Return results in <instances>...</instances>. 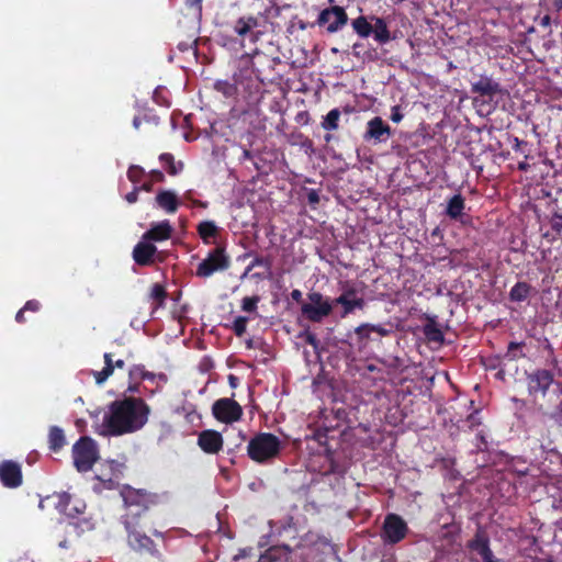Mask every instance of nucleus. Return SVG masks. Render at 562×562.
<instances>
[{"mask_svg": "<svg viewBox=\"0 0 562 562\" xmlns=\"http://www.w3.org/2000/svg\"><path fill=\"white\" fill-rule=\"evenodd\" d=\"M334 299L325 297L321 292L310 291L307 302L301 306L302 316L312 323H322L333 313Z\"/></svg>", "mask_w": 562, "mask_h": 562, "instance_id": "obj_5", "label": "nucleus"}, {"mask_svg": "<svg viewBox=\"0 0 562 562\" xmlns=\"http://www.w3.org/2000/svg\"><path fill=\"white\" fill-rule=\"evenodd\" d=\"M120 494L125 507L121 524L126 532L127 547L139 557L161 562L167 532L155 528L150 514V507L158 503V495L130 485H124Z\"/></svg>", "mask_w": 562, "mask_h": 562, "instance_id": "obj_1", "label": "nucleus"}, {"mask_svg": "<svg viewBox=\"0 0 562 562\" xmlns=\"http://www.w3.org/2000/svg\"><path fill=\"white\" fill-rule=\"evenodd\" d=\"M524 158L525 159L522 161L518 162V169L520 171L527 172V171H529V169L531 167L530 164L528 162V160L532 159L533 157L530 154H525Z\"/></svg>", "mask_w": 562, "mask_h": 562, "instance_id": "obj_51", "label": "nucleus"}, {"mask_svg": "<svg viewBox=\"0 0 562 562\" xmlns=\"http://www.w3.org/2000/svg\"><path fill=\"white\" fill-rule=\"evenodd\" d=\"M471 92L492 100L496 95L504 94L505 90L499 82L491 77L481 76L476 82L471 85Z\"/></svg>", "mask_w": 562, "mask_h": 562, "instance_id": "obj_15", "label": "nucleus"}, {"mask_svg": "<svg viewBox=\"0 0 562 562\" xmlns=\"http://www.w3.org/2000/svg\"><path fill=\"white\" fill-rule=\"evenodd\" d=\"M104 367L101 371H93L92 374L94 376L95 383L98 385L103 384L114 372V369H123L125 367V361L122 359L113 360V355L111 352H105L103 355Z\"/></svg>", "mask_w": 562, "mask_h": 562, "instance_id": "obj_20", "label": "nucleus"}, {"mask_svg": "<svg viewBox=\"0 0 562 562\" xmlns=\"http://www.w3.org/2000/svg\"><path fill=\"white\" fill-rule=\"evenodd\" d=\"M248 318L246 316H237L233 323L232 329L237 337H243L246 333Z\"/></svg>", "mask_w": 562, "mask_h": 562, "instance_id": "obj_38", "label": "nucleus"}, {"mask_svg": "<svg viewBox=\"0 0 562 562\" xmlns=\"http://www.w3.org/2000/svg\"><path fill=\"white\" fill-rule=\"evenodd\" d=\"M173 228L168 220L153 223L150 228L143 234V239L149 243L165 241L171 238Z\"/></svg>", "mask_w": 562, "mask_h": 562, "instance_id": "obj_19", "label": "nucleus"}, {"mask_svg": "<svg viewBox=\"0 0 562 562\" xmlns=\"http://www.w3.org/2000/svg\"><path fill=\"white\" fill-rule=\"evenodd\" d=\"M424 335L429 341L434 342H442L443 334L441 329L438 327L435 321H430L424 326Z\"/></svg>", "mask_w": 562, "mask_h": 562, "instance_id": "obj_32", "label": "nucleus"}, {"mask_svg": "<svg viewBox=\"0 0 562 562\" xmlns=\"http://www.w3.org/2000/svg\"><path fill=\"white\" fill-rule=\"evenodd\" d=\"M228 382H229V385H231L232 387H236V386H237L238 379H237L235 375L231 374V375L228 376Z\"/></svg>", "mask_w": 562, "mask_h": 562, "instance_id": "obj_60", "label": "nucleus"}, {"mask_svg": "<svg viewBox=\"0 0 562 562\" xmlns=\"http://www.w3.org/2000/svg\"><path fill=\"white\" fill-rule=\"evenodd\" d=\"M212 414L221 423L233 424L241 418L243 408L235 400L223 397L213 403Z\"/></svg>", "mask_w": 562, "mask_h": 562, "instance_id": "obj_8", "label": "nucleus"}, {"mask_svg": "<svg viewBox=\"0 0 562 562\" xmlns=\"http://www.w3.org/2000/svg\"><path fill=\"white\" fill-rule=\"evenodd\" d=\"M359 330V326L355 328V334L358 336V339L360 341H363V340H368L370 338V328H366L361 331H358Z\"/></svg>", "mask_w": 562, "mask_h": 562, "instance_id": "obj_53", "label": "nucleus"}, {"mask_svg": "<svg viewBox=\"0 0 562 562\" xmlns=\"http://www.w3.org/2000/svg\"><path fill=\"white\" fill-rule=\"evenodd\" d=\"M144 122L148 123V124H153V125H158L159 124V117L156 114H154L151 111H143L138 115L134 116V119H133V127L135 130H139L140 125Z\"/></svg>", "mask_w": 562, "mask_h": 562, "instance_id": "obj_34", "label": "nucleus"}, {"mask_svg": "<svg viewBox=\"0 0 562 562\" xmlns=\"http://www.w3.org/2000/svg\"><path fill=\"white\" fill-rule=\"evenodd\" d=\"M403 117H404V114L402 112L401 105H393L391 108V116H390L392 122L400 123L403 120Z\"/></svg>", "mask_w": 562, "mask_h": 562, "instance_id": "obj_45", "label": "nucleus"}, {"mask_svg": "<svg viewBox=\"0 0 562 562\" xmlns=\"http://www.w3.org/2000/svg\"><path fill=\"white\" fill-rule=\"evenodd\" d=\"M550 23V16L549 15H546L542 18V21H541V24L542 25H549Z\"/></svg>", "mask_w": 562, "mask_h": 562, "instance_id": "obj_64", "label": "nucleus"}, {"mask_svg": "<svg viewBox=\"0 0 562 562\" xmlns=\"http://www.w3.org/2000/svg\"><path fill=\"white\" fill-rule=\"evenodd\" d=\"M126 391L130 393H138V391H139L138 383L135 382L134 384H130Z\"/></svg>", "mask_w": 562, "mask_h": 562, "instance_id": "obj_59", "label": "nucleus"}, {"mask_svg": "<svg viewBox=\"0 0 562 562\" xmlns=\"http://www.w3.org/2000/svg\"><path fill=\"white\" fill-rule=\"evenodd\" d=\"M214 90L223 94L226 99H234L238 93L236 82L228 80H216L214 82Z\"/></svg>", "mask_w": 562, "mask_h": 562, "instance_id": "obj_29", "label": "nucleus"}, {"mask_svg": "<svg viewBox=\"0 0 562 562\" xmlns=\"http://www.w3.org/2000/svg\"><path fill=\"white\" fill-rule=\"evenodd\" d=\"M366 328H370V331L376 333L381 337H386V336L391 335V333H392L391 329L385 328L382 325H374V324H369V323H364V324L359 325V330L358 331H361V330H363Z\"/></svg>", "mask_w": 562, "mask_h": 562, "instance_id": "obj_39", "label": "nucleus"}, {"mask_svg": "<svg viewBox=\"0 0 562 562\" xmlns=\"http://www.w3.org/2000/svg\"><path fill=\"white\" fill-rule=\"evenodd\" d=\"M266 20L267 18H265L262 14H259L257 16L244 15L238 18L233 25V31L241 38L240 45H243V41L247 36H249L251 41H256L258 38L257 34L259 32L256 33L255 30L261 26V24L265 23Z\"/></svg>", "mask_w": 562, "mask_h": 562, "instance_id": "obj_12", "label": "nucleus"}, {"mask_svg": "<svg viewBox=\"0 0 562 562\" xmlns=\"http://www.w3.org/2000/svg\"><path fill=\"white\" fill-rule=\"evenodd\" d=\"M156 205L168 214H175L179 206L180 201L178 195L171 190H159L155 198Z\"/></svg>", "mask_w": 562, "mask_h": 562, "instance_id": "obj_21", "label": "nucleus"}, {"mask_svg": "<svg viewBox=\"0 0 562 562\" xmlns=\"http://www.w3.org/2000/svg\"><path fill=\"white\" fill-rule=\"evenodd\" d=\"M155 376L156 375L154 373H151V372L146 370L145 373H144L143 380H150V381H153L155 379Z\"/></svg>", "mask_w": 562, "mask_h": 562, "instance_id": "obj_63", "label": "nucleus"}, {"mask_svg": "<svg viewBox=\"0 0 562 562\" xmlns=\"http://www.w3.org/2000/svg\"><path fill=\"white\" fill-rule=\"evenodd\" d=\"M269 16H277L280 13V8L272 5L270 9L267 10Z\"/></svg>", "mask_w": 562, "mask_h": 562, "instance_id": "obj_58", "label": "nucleus"}, {"mask_svg": "<svg viewBox=\"0 0 562 562\" xmlns=\"http://www.w3.org/2000/svg\"><path fill=\"white\" fill-rule=\"evenodd\" d=\"M260 301L258 295L245 296L241 301V308L244 312L252 313L257 310V304Z\"/></svg>", "mask_w": 562, "mask_h": 562, "instance_id": "obj_40", "label": "nucleus"}, {"mask_svg": "<svg viewBox=\"0 0 562 562\" xmlns=\"http://www.w3.org/2000/svg\"><path fill=\"white\" fill-rule=\"evenodd\" d=\"M467 424L470 430H473L476 426L481 425V419L477 417V412L468 416Z\"/></svg>", "mask_w": 562, "mask_h": 562, "instance_id": "obj_47", "label": "nucleus"}, {"mask_svg": "<svg viewBox=\"0 0 562 562\" xmlns=\"http://www.w3.org/2000/svg\"><path fill=\"white\" fill-rule=\"evenodd\" d=\"M159 161L162 168L170 176L179 175L183 169L182 161H176L175 156L170 153H164L159 156Z\"/></svg>", "mask_w": 562, "mask_h": 562, "instance_id": "obj_28", "label": "nucleus"}, {"mask_svg": "<svg viewBox=\"0 0 562 562\" xmlns=\"http://www.w3.org/2000/svg\"><path fill=\"white\" fill-rule=\"evenodd\" d=\"M465 209V199L460 194H454L447 201L445 213L450 220H460Z\"/></svg>", "mask_w": 562, "mask_h": 562, "instance_id": "obj_23", "label": "nucleus"}, {"mask_svg": "<svg viewBox=\"0 0 562 562\" xmlns=\"http://www.w3.org/2000/svg\"><path fill=\"white\" fill-rule=\"evenodd\" d=\"M550 417L559 427L562 428V401L557 405Z\"/></svg>", "mask_w": 562, "mask_h": 562, "instance_id": "obj_44", "label": "nucleus"}, {"mask_svg": "<svg viewBox=\"0 0 562 562\" xmlns=\"http://www.w3.org/2000/svg\"><path fill=\"white\" fill-rule=\"evenodd\" d=\"M243 159L244 160L252 159V153L249 149H244L243 150Z\"/></svg>", "mask_w": 562, "mask_h": 562, "instance_id": "obj_61", "label": "nucleus"}, {"mask_svg": "<svg viewBox=\"0 0 562 562\" xmlns=\"http://www.w3.org/2000/svg\"><path fill=\"white\" fill-rule=\"evenodd\" d=\"M66 445L64 430L58 426H52L48 431V447L52 451L57 452Z\"/></svg>", "mask_w": 562, "mask_h": 562, "instance_id": "obj_27", "label": "nucleus"}, {"mask_svg": "<svg viewBox=\"0 0 562 562\" xmlns=\"http://www.w3.org/2000/svg\"><path fill=\"white\" fill-rule=\"evenodd\" d=\"M339 296H346L347 300H364L363 297L359 296L357 289L349 283H346L342 286V292Z\"/></svg>", "mask_w": 562, "mask_h": 562, "instance_id": "obj_42", "label": "nucleus"}, {"mask_svg": "<svg viewBox=\"0 0 562 562\" xmlns=\"http://www.w3.org/2000/svg\"><path fill=\"white\" fill-rule=\"evenodd\" d=\"M198 234L205 245L215 243L220 228L213 221H202L196 227Z\"/></svg>", "mask_w": 562, "mask_h": 562, "instance_id": "obj_24", "label": "nucleus"}, {"mask_svg": "<svg viewBox=\"0 0 562 562\" xmlns=\"http://www.w3.org/2000/svg\"><path fill=\"white\" fill-rule=\"evenodd\" d=\"M139 188L136 186L134 189L125 195V200L133 204L138 200Z\"/></svg>", "mask_w": 562, "mask_h": 562, "instance_id": "obj_52", "label": "nucleus"}, {"mask_svg": "<svg viewBox=\"0 0 562 562\" xmlns=\"http://www.w3.org/2000/svg\"><path fill=\"white\" fill-rule=\"evenodd\" d=\"M549 224L551 232L544 233L543 237L550 238L553 241L562 239V207L557 206L553 209L549 216Z\"/></svg>", "mask_w": 562, "mask_h": 562, "instance_id": "obj_22", "label": "nucleus"}, {"mask_svg": "<svg viewBox=\"0 0 562 562\" xmlns=\"http://www.w3.org/2000/svg\"><path fill=\"white\" fill-rule=\"evenodd\" d=\"M231 259L226 254L224 246H216L209 251L205 259H203L196 268L195 274L199 278H209L215 272L224 271L229 268Z\"/></svg>", "mask_w": 562, "mask_h": 562, "instance_id": "obj_7", "label": "nucleus"}, {"mask_svg": "<svg viewBox=\"0 0 562 562\" xmlns=\"http://www.w3.org/2000/svg\"><path fill=\"white\" fill-rule=\"evenodd\" d=\"M351 26L360 37L368 38L372 35L374 41L381 45L389 43L393 38L383 18L359 15L351 21Z\"/></svg>", "mask_w": 562, "mask_h": 562, "instance_id": "obj_4", "label": "nucleus"}, {"mask_svg": "<svg viewBox=\"0 0 562 562\" xmlns=\"http://www.w3.org/2000/svg\"><path fill=\"white\" fill-rule=\"evenodd\" d=\"M348 22V15L341 7H330L324 9L318 14L317 24L326 26L328 33H335Z\"/></svg>", "mask_w": 562, "mask_h": 562, "instance_id": "obj_11", "label": "nucleus"}, {"mask_svg": "<svg viewBox=\"0 0 562 562\" xmlns=\"http://www.w3.org/2000/svg\"><path fill=\"white\" fill-rule=\"evenodd\" d=\"M341 305V316L345 317L352 314L356 310H363L366 306L364 300H347L346 296H337L334 299V306Z\"/></svg>", "mask_w": 562, "mask_h": 562, "instance_id": "obj_26", "label": "nucleus"}, {"mask_svg": "<svg viewBox=\"0 0 562 562\" xmlns=\"http://www.w3.org/2000/svg\"><path fill=\"white\" fill-rule=\"evenodd\" d=\"M469 550L477 553L483 562H497L494 561V554L490 547V538L485 531L477 529L474 537L468 542Z\"/></svg>", "mask_w": 562, "mask_h": 562, "instance_id": "obj_16", "label": "nucleus"}, {"mask_svg": "<svg viewBox=\"0 0 562 562\" xmlns=\"http://www.w3.org/2000/svg\"><path fill=\"white\" fill-rule=\"evenodd\" d=\"M269 266H270V263H269V260L267 258L257 256L250 262L248 269H252L255 267H269Z\"/></svg>", "mask_w": 562, "mask_h": 562, "instance_id": "obj_49", "label": "nucleus"}, {"mask_svg": "<svg viewBox=\"0 0 562 562\" xmlns=\"http://www.w3.org/2000/svg\"><path fill=\"white\" fill-rule=\"evenodd\" d=\"M148 176L150 177V180L155 182H164L165 181V175L161 170L154 169L151 170Z\"/></svg>", "mask_w": 562, "mask_h": 562, "instance_id": "obj_50", "label": "nucleus"}, {"mask_svg": "<svg viewBox=\"0 0 562 562\" xmlns=\"http://www.w3.org/2000/svg\"><path fill=\"white\" fill-rule=\"evenodd\" d=\"M247 88L249 89V93L247 97L248 104H257L262 98L261 82H259L257 79H249Z\"/></svg>", "mask_w": 562, "mask_h": 562, "instance_id": "obj_33", "label": "nucleus"}, {"mask_svg": "<svg viewBox=\"0 0 562 562\" xmlns=\"http://www.w3.org/2000/svg\"><path fill=\"white\" fill-rule=\"evenodd\" d=\"M281 451V440L271 432H259L248 442L247 454L257 463H267L276 459Z\"/></svg>", "mask_w": 562, "mask_h": 562, "instance_id": "obj_3", "label": "nucleus"}, {"mask_svg": "<svg viewBox=\"0 0 562 562\" xmlns=\"http://www.w3.org/2000/svg\"><path fill=\"white\" fill-rule=\"evenodd\" d=\"M299 337L304 339V341L312 346L314 349H317L319 346V340L317 339L316 335L310 330H305Z\"/></svg>", "mask_w": 562, "mask_h": 562, "instance_id": "obj_43", "label": "nucleus"}, {"mask_svg": "<svg viewBox=\"0 0 562 562\" xmlns=\"http://www.w3.org/2000/svg\"><path fill=\"white\" fill-rule=\"evenodd\" d=\"M150 408L142 397L115 400L103 418L104 434L116 437L135 432L147 423Z\"/></svg>", "mask_w": 562, "mask_h": 562, "instance_id": "obj_2", "label": "nucleus"}, {"mask_svg": "<svg viewBox=\"0 0 562 562\" xmlns=\"http://www.w3.org/2000/svg\"><path fill=\"white\" fill-rule=\"evenodd\" d=\"M307 200L311 204H315V203H318L319 202V196H318V193L315 191V190H311L308 193H307Z\"/></svg>", "mask_w": 562, "mask_h": 562, "instance_id": "obj_54", "label": "nucleus"}, {"mask_svg": "<svg viewBox=\"0 0 562 562\" xmlns=\"http://www.w3.org/2000/svg\"><path fill=\"white\" fill-rule=\"evenodd\" d=\"M0 482L8 488L21 486L23 482L21 465L12 460L2 461L0 463Z\"/></svg>", "mask_w": 562, "mask_h": 562, "instance_id": "obj_14", "label": "nucleus"}, {"mask_svg": "<svg viewBox=\"0 0 562 562\" xmlns=\"http://www.w3.org/2000/svg\"><path fill=\"white\" fill-rule=\"evenodd\" d=\"M145 169L138 165H132L127 169V179L134 184L139 183L145 177Z\"/></svg>", "mask_w": 562, "mask_h": 562, "instance_id": "obj_37", "label": "nucleus"}, {"mask_svg": "<svg viewBox=\"0 0 562 562\" xmlns=\"http://www.w3.org/2000/svg\"><path fill=\"white\" fill-rule=\"evenodd\" d=\"M407 531V524L401 516L396 514L386 515L382 527V538L385 543H398L406 537Z\"/></svg>", "mask_w": 562, "mask_h": 562, "instance_id": "obj_9", "label": "nucleus"}, {"mask_svg": "<svg viewBox=\"0 0 562 562\" xmlns=\"http://www.w3.org/2000/svg\"><path fill=\"white\" fill-rule=\"evenodd\" d=\"M192 204H193L194 206L204 207V209L207 206V203H206V202H203V201H200V200H193V201H192Z\"/></svg>", "mask_w": 562, "mask_h": 562, "instance_id": "obj_62", "label": "nucleus"}, {"mask_svg": "<svg viewBox=\"0 0 562 562\" xmlns=\"http://www.w3.org/2000/svg\"><path fill=\"white\" fill-rule=\"evenodd\" d=\"M150 299L156 302V308L161 307L167 299V291L160 283H155L150 289Z\"/></svg>", "mask_w": 562, "mask_h": 562, "instance_id": "obj_36", "label": "nucleus"}, {"mask_svg": "<svg viewBox=\"0 0 562 562\" xmlns=\"http://www.w3.org/2000/svg\"><path fill=\"white\" fill-rule=\"evenodd\" d=\"M527 389L531 396H537L539 393L544 396L553 383L554 375L552 371L547 369H536L527 374Z\"/></svg>", "mask_w": 562, "mask_h": 562, "instance_id": "obj_10", "label": "nucleus"}, {"mask_svg": "<svg viewBox=\"0 0 562 562\" xmlns=\"http://www.w3.org/2000/svg\"><path fill=\"white\" fill-rule=\"evenodd\" d=\"M532 292V286L526 281L517 282L509 291V300L520 303L526 301Z\"/></svg>", "mask_w": 562, "mask_h": 562, "instance_id": "obj_25", "label": "nucleus"}, {"mask_svg": "<svg viewBox=\"0 0 562 562\" xmlns=\"http://www.w3.org/2000/svg\"><path fill=\"white\" fill-rule=\"evenodd\" d=\"M341 112L339 109L335 108L330 110L324 117L321 123V126L325 131H336L339 127Z\"/></svg>", "mask_w": 562, "mask_h": 562, "instance_id": "obj_31", "label": "nucleus"}, {"mask_svg": "<svg viewBox=\"0 0 562 562\" xmlns=\"http://www.w3.org/2000/svg\"><path fill=\"white\" fill-rule=\"evenodd\" d=\"M291 297L293 301L300 303L302 302V292L297 289H294L292 292H291Z\"/></svg>", "mask_w": 562, "mask_h": 562, "instance_id": "obj_56", "label": "nucleus"}, {"mask_svg": "<svg viewBox=\"0 0 562 562\" xmlns=\"http://www.w3.org/2000/svg\"><path fill=\"white\" fill-rule=\"evenodd\" d=\"M24 313H25V310L22 307L15 315V321L20 324H23L25 323V317H24Z\"/></svg>", "mask_w": 562, "mask_h": 562, "instance_id": "obj_57", "label": "nucleus"}, {"mask_svg": "<svg viewBox=\"0 0 562 562\" xmlns=\"http://www.w3.org/2000/svg\"><path fill=\"white\" fill-rule=\"evenodd\" d=\"M177 48L182 52H192L193 55H196L198 52V36L196 32L194 31L192 34L188 35L186 40H180L177 43Z\"/></svg>", "mask_w": 562, "mask_h": 562, "instance_id": "obj_35", "label": "nucleus"}, {"mask_svg": "<svg viewBox=\"0 0 562 562\" xmlns=\"http://www.w3.org/2000/svg\"><path fill=\"white\" fill-rule=\"evenodd\" d=\"M146 369L143 364H134L128 370V378L131 382L143 380Z\"/></svg>", "mask_w": 562, "mask_h": 562, "instance_id": "obj_41", "label": "nucleus"}, {"mask_svg": "<svg viewBox=\"0 0 562 562\" xmlns=\"http://www.w3.org/2000/svg\"><path fill=\"white\" fill-rule=\"evenodd\" d=\"M138 188H139V191L151 192L154 189V182L151 180L145 181Z\"/></svg>", "mask_w": 562, "mask_h": 562, "instance_id": "obj_55", "label": "nucleus"}, {"mask_svg": "<svg viewBox=\"0 0 562 562\" xmlns=\"http://www.w3.org/2000/svg\"><path fill=\"white\" fill-rule=\"evenodd\" d=\"M526 344L524 341L516 342L510 341L507 346V351L504 353L503 359L507 361H516L518 359L525 358L526 353L524 352Z\"/></svg>", "mask_w": 562, "mask_h": 562, "instance_id": "obj_30", "label": "nucleus"}, {"mask_svg": "<svg viewBox=\"0 0 562 562\" xmlns=\"http://www.w3.org/2000/svg\"><path fill=\"white\" fill-rule=\"evenodd\" d=\"M23 308L25 310V312H33V313H36L40 311L41 308V303L37 301V300H29Z\"/></svg>", "mask_w": 562, "mask_h": 562, "instance_id": "obj_48", "label": "nucleus"}, {"mask_svg": "<svg viewBox=\"0 0 562 562\" xmlns=\"http://www.w3.org/2000/svg\"><path fill=\"white\" fill-rule=\"evenodd\" d=\"M513 142H514L513 149L516 153H520L522 155L528 154L526 151V147L528 146V142L521 140L518 137H514Z\"/></svg>", "mask_w": 562, "mask_h": 562, "instance_id": "obj_46", "label": "nucleus"}, {"mask_svg": "<svg viewBox=\"0 0 562 562\" xmlns=\"http://www.w3.org/2000/svg\"><path fill=\"white\" fill-rule=\"evenodd\" d=\"M74 464L77 471L88 472L99 459L95 441L90 437H80L72 447Z\"/></svg>", "mask_w": 562, "mask_h": 562, "instance_id": "obj_6", "label": "nucleus"}, {"mask_svg": "<svg viewBox=\"0 0 562 562\" xmlns=\"http://www.w3.org/2000/svg\"><path fill=\"white\" fill-rule=\"evenodd\" d=\"M391 136L392 130L390 125L385 123L382 117L374 116L367 123L363 140L375 145L387 142Z\"/></svg>", "mask_w": 562, "mask_h": 562, "instance_id": "obj_13", "label": "nucleus"}, {"mask_svg": "<svg viewBox=\"0 0 562 562\" xmlns=\"http://www.w3.org/2000/svg\"><path fill=\"white\" fill-rule=\"evenodd\" d=\"M157 251V247L153 243L142 238V240L134 246L132 256L136 265L147 267L155 262Z\"/></svg>", "mask_w": 562, "mask_h": 562, "instance_id": "obj_17", "label": "nucleus"}, {"mask_svg": "<svg viewBox=\"0 0 562 562\" xmlns=\"http://www.w3.org/2000/svg\"><path fill=\"white\" fill-rule=\"evenodd\" d=\"M198 445L205 453L216 454L223 448V437L216 430L206 429L199 434Z\"/></svg>", "mask_w": 562, "mask_h": 562, "instance_id": "obj_18", "label": "nucleus"}]
</instances>
